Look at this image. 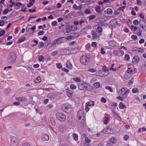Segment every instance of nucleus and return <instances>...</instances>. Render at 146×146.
Listing matches in <instances>:
<instances>
[{"mask_svg": "<svg viewBox=\"0 0 146 146\" xmlns=\"http://www.w3.org/2000/svg\"><path fill=\"white\" fill-rule=\"evenodd\" d=\"M16 59V55L15 52H11L9 55L8 62L9 63L13 64L15 62Z\"/></svg>", "mask_w": 146, "mask_h": 146, "instance_id": "nucleus-1", "label": "nucleus"}, {"mask_svg": "<svg viewBox=\"0 0 146 146\" xmlns=\"http://www.w3.org/2000/svg\"><path fill=\"white\" fill-rule=\"evenodd\" d=\"M129 92V90L126 88H123L119 91V94L120 95H122L125 98H126L127 94Z\"/></svg>", "mask_w": 146, "mask_h": 146, "instance_id": "nucleus-2", "label": "nucleus"}, {"mask_svg": "<svg viewBox=\"0 0 146 146\" xmlns=\"http://www.w3.org/2000/svg\"><path fill=\"white\" fill-rule=\"evenodd\" d=\"M19 141V140L17 137L14 136L11 137V146H17Z\"/></svg>", "mask_w": 146, "mask_h": 146, "instance_id": "nucleus-3", "label": "nucleus"}, {"mask_svg": "<svg viewBox=\"0 0 146 146\" xmlns=\"http://www.w3.org/2000/svg\"><path fill=\"white\" fill-rule=\"evenodd\" d=\"M80 61L81 63L85 65H86L88 64L89 60V58L83 55L81 56Z\"/></svg>", "mask_w": 146, "mask_h": 146, "instance_id": "nucleus-4", "label": "nucleus"}, {"mask_svg": "<svg viewBox=\"0 0 146 146\" xmlns=\"http://www.w3.org/2000/svg\"><path fill=\"white\" fill-rule=\"evenodd\" d=\"M56 118L60 121H64L66 119L65 115L62 113H59L56 115Z\"/></svg>", "mask_w": 146, "mask_h": 146, "instance_id": "nucleus-5", "label": "nucleus"}, {"mask_svg": "<svg viewBox=\"0 0 146 146\" xmlns=\"http://www.w3.org/2000/svg\"><path fill=\"white\" fill-rule=\"evenodd\" d=\"M88 84L83 82L79 83L78 84V87L79 89L81 90H86L87 88Z\"/></svg>", "mask_w": 146, "mask_h": 146, "instance_id": "nucleus-6", "label": "nucleus"}, {"mask_svg": "<svg viewBox=\"0 0 146 146\" xmlns=\"http://www.w3.org/2000/svg\"><path fill=\"white\" fill-rule=\"evenodd\" d=\"M62 109L64 112L69 113L71 111V106L70 104L64 105L62 107Z\"/></svg>", "mask_w": 146, "mask_h": 146, "instance_id": "nucleus-7", "label": "nucleus"}, {"mask_svg": "<svg viewBox=\"0 0 146 146\" xmlns=\"http://www.w3.org/2000/svg\"><path fill=\"white\" fill-rule=\"evenodd\" d=\"M103 71L105 73V74H102V76L105 77L109 74V69L105 66H103L102 67Z\"/></svg>", "mask_w": 146, "mask_h": 146, "instance_id": "nucleus-8", "label": "nucleus"}, {"mask_svg": "<svg viewBox=\"0 0 146 146\" xmlns=\"http://www.w3.org/2000/svg\"><path fill=\"white\" fill-rule=\"evenodd\" d=\"M109 45L113 47H117L118 46L117 44V42L114 40H111L109 42Z\"/></svg>", "mask_w": 146, "mask_h": 146, "instance_id": "nucleus-9", "label": "nucleus"}, {"mask_svg": "<svg viewBox=\"0 0 146 146\" xmlns=\"http://www.w3.org/2000/svg\"><path fill=\"white\" fill-rule=\"evenodd\" d=\"M49 137L48 135L43 134L42 135V139L44 141H47L49 140Z\"/></svg>", "mask_w": 146, "mask_h": 146, "instance_id": "nucleus-10", "label": "nucleus"}, {"mask_svg": "<svg viewBox=\"0 0 146 146\" xmlns=\"http://www.w3.org/2000/svg\"><path fill=\"white\" fill-rule=\"evenodd\" d=\"M139 58L137 56H134L132 60V62L133 64H136L138 63L140 61Z\"/></svg>", "mask_w": 146, "mask_h": 146, "instance_id": "nucleus-11", "label": "nucleus"}, {"mask_svg": "<svg viewBox=\"0 0 146 146\" xmlns=\"http://www.w3.org/2000/svg\"><path fill=\"white\" fill-rule=\"evenodd\" d=\"M91 34L93 37V40L96 39L98 38L97 32L95 31H92L91 32Z\"/></svg>", "mask_w": 146, "mask_h": 146, "instance_id": "nucleus-12", "label": "nucleus"}, {"mask_svg": "<svg viewBox=\"0 0 146 146\" xmlns=\"http://www.w3.org/2000/svg\"><path fill=\"white\" fill-rule=\"evenodd\" d=\"M131 76L130 74L126 72L125 74L124 78V79L127 80L131 78Z\"/></svg>", "mask_w": 146, "mask_h": 146, "instance_id": "nucleus-13", "label": "nucleus"}, {"mask_svg": "<svg viewBox=\"0 0 146 146\" xmlns=\"http://www.w3.org/2000/svg\"><path fill=\"white\" fill-rule=\"evenodd\" d=\"M66 65V67L68 69H70L72 67V64L69 61H68L67 62Z\"/></svg>", "mask_w": 146, "mask_h": 146, "instance_id": "nucleus-14", "label": "nucleus"}, {"mask_svg": "<svg viewBox=\"0 0 146 146\" xmlns=\"http://www.w3.org/2000/svg\"><path fill=\"white\" fill-rule=\"evenodd\" d=\"M111 128L108 127L106 128H105L103 130V131L105 132L106 133L108 134V133H110L111 132Z\"/></svg>", "mask_w": 146, "mask_h": 146, "instance_id": "nucleus-15", "label": "nucleus"}, {"mask_svg": "<svg viewBox=\"0 0 146 146\" xmlns=\"http://www.w3.org/2000/svg\"><path fill=\"white\" fill-rule=\"evenodd\" d=\"M95 10L96 12L98 13L102 14V12L101 10L100 6H98L96 8Z\"/></svg>", "mask_w": 146, "mask_h": 146, "instance_id": "nucleus-16", "label": "nucleus"}, {"mask_svg": "<svg viewBox=\"0 0 146 146\" xmlns=\"http://www.w3.org/2000/svg\"><path fill=\"white\" fill-rule=\"evenodd\" d=\"M26 99L25 97H17L16 98L17 100L21 102H22L25 101Z\"/></svg>", "mask_w": 146, "mask_h": 146, "instance_id": "nucleus-17", "label": "nucleus"}, {"mask_svg": "<svg viewBox=\"0 0 146 146\" xmlns=\"http://www.w3.org/2000/svg\"><path fill=\"white\" fill-rule=\"evenodd\" d=\"M35 0H30L29 3L27 4V7H31L33 4V3H35Z\"/></svg>", "mask_w": 146, "mask_h": 146, "instance_id": "nucleus-18", "label": "nucleus"}, {"mask_svg": "<svg viewBox=\"0 0 146 146\" xmlns=\"http://www.w3.org/2000/svg\"><path fill=\"white\" fill-rule=\"evenodd\" d=\"M109 142H111L112 144H113L115 143L117 141V140L115 137H112L111 138L109 141Z\"/></svg>", "mask_w": 146, "mask_h": 146, "instance_id": "nucleus-19", "label": "nucleus"}, {"mask_svg": "<svg viewBox=\"0 0 146 146\" xmlns=\"http://www.w3.org/2000/svg\"><path fill=\"white\" fill-rule=\"evenodd\" d=\"M139 23L141 27L146 25V23L143 20H140L139 21Z\"/></svg>", "mask_w": 146, "mask_h": 146, "instance_id": "nucleus-20", "label": "nucleus"}, {"mask_svg": "<svg viewBox=\"0 0 146 146\" xmlns=\"http://www.w3.org/2000/svg\"><path fill=\"white\" fill-rule=\"evenodd\" d=\"M92 28V27L90 26H87L84 27L83 30L84 31V32L86 33V30H91Z\"/></svg>", "mask_w": 146, "mask_h": 146, "instance_id": "nucleus-21", "label": "nucleus"}, {"mask_svg": "<svg viewBox=\"0 0 146 146\" xmlns=\"http://www.w3.org/2000/svg\"><path fill=\"white\" fill-rule=\"evenodd\" d=\"M119 107L121 109H124L126 108L125 104H123L122 102H120L119 105Z\"/></svg>", "mask_w": 146, "mask_h": 146, "instance_id": "nucleus-22", "label": "nucleus"}, {"mask_svg": "<svg viewBox=\"0 0 146 146\" xmlns=\"http://www.w3.org/2000/svg\"><path fill=\"white\" fill-rule=\"evenodd\" d=\"M73 93V91L70 90H68L67 92V94L69 97H70L72 96Z\"/></svg>", "mask_w": 146, "mask_h": 146, "instance_id": "nucleus-23", "label": "nucleus"}, {"mask_svg": "<svg viewBox=\"0 0 146 146\" xmlns=\"http://www.w3.org/2000/svg\"><path fill=\"white\" fill-rule=\"evenodd\" d=\"M86 104L89 106H94L95 105L94 102L93 101H90L88 102H87Z\"/></svg>", "mask_w": 146, "mask_h": 146, "instance_id": "nucleus-24", "label": "nucleus"}, {"mask_svg": "<svg viewBox=\"0 0 146 146\" xmlns=\"http://www.w3.org/2000/svg\"><path fill=\"white\" fill-rule=\"evenodd\" d=\"M119 50H114L113 51V54L115 56H119L118 53H119Z\"/></svg>", "mask_w": 146, "mask_h": 146, "instance_id": "nucleus-25", "label": "nucleus"}, {"mask_svg": "<svg viewBox=\"0 0 146 146\" xmlns=\"http://www.w3.org/2000/svg\"><path fill=\"white\" fill-rule=\"evenodd\" d=\"M102 29L101 27L100 26H98L96 29V32H98L99 33H100L102 32Z\"/></svg>", "mask_w": 146, "mask_h": 146, "instance_id": "nucleus-26", "label": "nucleus"}, {"mask_svg": "<svg viewBox=\"0 0 146 146\" xmlns=\"http://www.w3.org/2000/svg\"><path fill=\"white\" fill-rule=\"evenodd\" d=\"M70 27L72 31H75L77 29V27L76 26H70Z\"/></svg>", "mask_w": 146, "mask_h": 146, "instance_id": "nucleus-27", "label": "nucleus"}, {"mask_svg": "<svg viewBox=\"0 0 146 146\" xmlns=\"http://www.w3.org/2000/svg\"><path fill=\"white\" fill-rule=\"evenodd\" d=\"M25 37H21L19 39V40L18 41L17 43H20L22 42H23L25 40Z\"/></svg>", "mask_w": 146, "mask_h": 146, "instance_id": "nucleus-28", "label": "nucleus"}, {"mask_svg": "<svg viewBox=\"0 0 146 146\" xmlns=\"http://www.w3.org/2000/svg\"><path fill=\"white\" fill-rule=\"evenodd\" d=\"M44 45V43L42 42H40L39 43L38 45V48L39 49H40L42 48L43 47Z\"/></svg>", "mask_w": 146, "mask_h": 146, "instance_id": "nucleus-29", "label": "nucleus"}, {"mask_svg": "<svg viewBox=\"0 0 146 146\" xmlns=\"http://www.w3.org/2000/svg\"><path fill=\"white\" fill-rule=\"evenodd\" d=\"M109 118L108 117H105L104 118V124L106 125L108 124V121H109Z\"/></svg>", "mask_w": 146, "mask_h": 146, "instance_id": "nucleus-30", "label": "nucleus"}, {"mask_svg": "<svg viewBox=\"0 0 146 146\" xmlns=\"http://www.w3.org/2000/svg\"><path fill=\"white\" fill-rule=\"evenodd\" d=\"M114 64H112L111 65V67L110 68V70L113 71H115L117 70V69L116 68H114L113 67L114 66Z\"/></svg>", "mask_w": 146, "mask_h": 146, "instance_id": "nucleus-31", "label": "nucleus"}, {"mask_svg": "<svg viewBox=\"0 0 146 146\" xmlns=\"http://www.w3.org/2000/svg\"><path fill=\"white\" fill-rule=\"evenodd\" d=\"M10 91L11 89L9 88H7L4 91V92L6 94V95H8L9 94Z\"/></svg>", "mask_w": 146, "mask_h": 146, "instance_id": "nucleus-32", "label": "nucleus"}, {"mask_svg": "<svg viewBox=\"0 0 146 146\" xmlns=\"http://www.w3.org/2000/svg\"><path fill=\"white\" fill-rule=\"evenodd\" d=\"M73 137L74 139L76 141H77L78 139V136L77 134L74 133L73 135Z\"/></svg>", "mask_w": 146, "mask_h": 146, "instance_id": "nucleus-33", "label": "nucleus"}, {"mask_svg": "<svg viewBox=\"0 0 146 146\" xmlns=\"http://www.w3.org/2000/svg\"><path fill=\"white\" fill-rule=\"evenodd\" d=\"M38 59L40 61H43L44 60V58L43 56L40 55L39 56Z\"/></svg>", "mask_w": 146, "mask_h": 146, "instance_id": "nucleus-34", "label": "nucleus"}, {"mask_svg": "<svg viewBox=\"0 0 146 146\" xmlns=\"http://www.w3.org/2000/svg\"><path fill=\"white\" fill-rule=\"evenodd\" d=\"M126 72L130 74H132L133 73L132 69L131 68H128V69L127 70Z\"/></svg>", "mask_w": 146, "mask_h": 146, "instance_id": "nucleus-35", "label": "nucleus"}, {"mask_svg": "<svg viewBox=\"0 0 146 146\" xmlns=\"http://www.w3.org/2000/svg\"><path fill=\"white\" fill-rule=\"evenodd\" d=\"M41 80L40 78V76H38L37 77L36 80L35 81V83H39L41 82Z\"/></svg>", "mask_w": 146, "mask_h": 146, "instance_id": "nucleus-36", "label": "nucleus"}, {"mask_svg": "<svg viewBox=\"0 0 146 146\" xmlns=\"http://www.w3.org/2000/svg\"><path fill=\"white\" fill-rule=\"evenodd\" d=\"M73 80L77 82H80L81 81V79L79 77H76L74 78Z\"/></svg>", "mask_w": 146, "mask_h": 146, "instance_id": "nucleus-37", "label": "nucleus"}, {"mask_svg": "<svg viewBox=\"0 0 146 146\" xmlns=\"http://www.w3.org/2000/svg\"><path fill=\"white\" fill-rule=\"evenodd\" d=\"M93 85L96 88H98L100 86V84L99 83L97 82L94 84Z\"/></svg>", "mask_w": 146, "mask_h": 146, "instance_id": "nucleus-38", "label": "nucleus"}, {"mask_svg": "<svg viewBox=\"0 0 146 146\" xmlns=\"http://www.w3.org/2000/svg\"><path fill=\"white\" fill-rule=\"evenodd\" d=\"M137 28L134 26H132L130 27V29L132 31H135L137 29Z\"/></svg>", "mask_w": 146, "mask_h": 146, "instance_id": "nucleus-39", "label": "nucleus"}, {"mask_svg": "<svg viewBox=\"0 0 146 146\" xmlns=\"http://www.w3.org/2000/svg\"><path fill=\"white\" fill-rule=\"evenodd\" d=\"M125 60L127 61H129L130 60V56L129 54H126L125 55Z\"/></svg>", "mask_w": 146, "mask_h": 146, "instance_id": "nucleus-40", "label": "nucleus"}, {"mask_svg": "<svg viewBox=\"0 0 146 146\" xmlns=\"http://www.w3.org/2000/svg\"><path fill=\"white\" fill-rule=\"evenodd\" d=\"M107 13L108 14H112L113 12L111 9H108L107 10Z\"/></svg>", "mask_w": 146, "mask_h": 146, "instance_id": "nucleus-41", "label": "nucleus"}, {"mask_svg": "<svg viewBox=\"0 0 146 146\" xmlns=\"http://www.w3.org/2000/svg\"><path fill=\"white\" fill-rule=\"evenodd\" d=\"M142 32V30L140 28L139 29V32L137 33L136 34L139 36H141L142 35L141 33Z\"/></svg>", "mask_w": 146, "mask_h": 146, "instance_id": "nucleus-42", "label": "nucleus"}, {"mask_svg": "<svg viewBox=\"0 0 146 146\" xmlns=\"http://www.w3.org/2000/svg\"><path fill=\"white\" fill-rule=\"evenodd\" d=\"M9 12L8 9L6 8L3 11V15H6Z\"/></svg>", "mask_w": 146, "mask_h": 146, "instance_id": "nucleus-43", "label": "nucleus"}, {"mask_svg": "<svg viewBox=\"0 0 146 146\" xmlns=\"http://www.w3.org/2000/svg\"><path fill=\"white\" fill-rule=\"evenodd\" d=\"M56 66L57 68L59 69L61 68L62 67L61 64L60 63H57L56 64Z\"/></svg>", "mask_w": 146, "mask_h": 146, "instance_id": "nucleus-44", "label": "nucleus"}, {"mask_svg": "<svg viewBox=\"0 0 146 146\" xmlns=\"http://www.w3.org/2000/svg\"><path fill=\"white\" fill-rule=\"evenodd\" d=\"M70 88L72 90L75 89L76 88V86L74 84H72L70 85Z\"/></svg>", "mask_w": 146, "mask_h": 146, "instance_id": "nucleus-45", "label": "nucleus"}, {"mask_svg": "<svg viewBox=\"0 0 146 146\" xmlns=\"http://www.w3.org/2000/svg\"><path fill=\"white\" fill-rule=\"evenodd\" d=\"M138 48H133L132 50V52L135 53H137V49Z\"/></svg>", "mask_w": 146, "mask_h": 146, "instance_id": "nucleus-46", "label": "nucleus"}, {"mask_svg": "<svg viewBox=\"0 0 146 146\" xmlns=\"http://www.w3.org/2000/svg\"><path fill=\"white\" fill-rule=\"evenodd\" d=\"M131 38L134 40H136L137 38V37L135 35H133L131 36Z\"/></svg>", "mask_w": 146, "mask_h": 146, "instance_id": "nucleus-47", "label": "nucleus"}, {"mask_svg": "<svg viewBox=\"0 0 146 146\" xmlns=\"http://www.w3.org/2000/svg\"><path fill=\"white\" fill-rule=\"evenodd\" d=\"M5 33V31L4 30H2L0 31V37H1Z\"/></svg>", "mask_w": 146, "mask_h": 146, "instance_id": "nucleus-48", "label": "nucleus"}, {"mask_svg": "<svg viewBox=\"0 0 146 146\" xmlns=\"http://www.w3.org/2000/svg\"><path fill=\"white\" fill-rule=\"evenodd\" d=\"M88 71L92 72H94L96 71V70L93 68H91L89 69Z\"/></svg>", "mask_w": 146, "mask_h": 146, "instance_id": "nucleus-49", "label": "nucleus"}, {"mask_svg": "<svg viewBox=\"0 0 146 146\" xmlns=\"http://www.w3.org/2000/svg\"><path fill=\"white\" fill-rule=\"evenodd\" d=\"M138 92V90L137 88H134L132 89V92L134 93H136Z\"/></svg>", "mask_w": 146, "mask_h": 146, "instance_id": "nucleus-50", "label": "nucleus"}, {"mask_svg": "<svg viewBox=\"0 0 146 146\" xmlns=\"http://www.w3.org/2000/svg\"><path fill=\"white\" fill-rule=\"evenodd\" d=\"M139 22L138 20H135L133 21V24L135 26L139 24Z\"/></svg>", "mask_w": 146, "mask_h": 146, "instance_id": "nucleus-51", "label": "nucleus"}, {"mask_svg": "<svg viewBox=\"0 0 146 146\" xmlns=\"http://www.w3.org/2000/svg\"><path fill=\"white\" fill-rule=\"evenodd\" d=\"M85 141L86 143H89L91 142V140L88 138V137H86L85 138Z\"/></svg>", "mask_w": 146, "mask_h": 146, "instance_id": "nucleus-52", "label": "nucleus"}, {"mask_svg": "<svg viewBox=\"0 0 146 146\" xmlns=\"http://www.w3.org/2000/svg\"><path fill=\"white\" fill-rule=\"evenodd\" d=\"M31 25H29L27 27V28H26V32L27 33H28L29 32V31L30 29H31V28L30 27V26Z\"/></svg>", "mask_w": 146, "mask_h": 146, "instance_id": "nucleus-53", "label": "nucleus"}, {"mask_svg": "<svg viewBox=\"0 0 146 146\" xmlns=\"http://www.w3.org/2000/svg\"><path fill=\"white\" fill-rule=\"evenodd\" d=\"M106 89L109 90L111 92H112L113 91V90L111 88L110 86H107L106 87Z\"/></svg>", "mask_w": 146, "mask_h": 146, "instance_id": "nucleus-54", "label": "nucleus"}, {"mask_svg": "<svg viewBox=\"0 0 146 146\" xmlns=\"http://www.w3.org/2000/svg\"><path fill=\"white\" fill-rule=\"evenodd\" d=\"M73 34L74 35V36H74V38H77L80 35L79 34L77 33H74Z\"/></svg>", "mask_w": 146, "mask_h": 146, "instance_id": "nucleus-55", "label": "nucleus"}, {"mask_svg": "<svg viewBox=\"0 0 146 146\" xmlns=\"http://www.w3.org/2000/svg\"><path fill=\"white\" fill-rule=\"evenodd\" d=\"M66 39H67V40H69L71 39H74V36H67L66 38Z\"/></svg>", "mask_w": 146, "mask_h": 146, "instance_id": "nucleus-56", "label": "nucleus"}, {"mask_svg": "<svg viewBox=\"0 0 146 146\" xmlns=\"http://www.w3.org/2000/svg\"><path fill=\"white\" fill-rule=\"evenodd\" d=\"M5 25V22L3 20H1L0 21V26H3Z\"/></svg>", "mask_w": 146, "mask_h": 146, "instance_id": "nucleus-57", "label": "nucleus"}, {"mask_svg": "<svg viewBox=\"0 0 146 146\" xmlns=\"http://www.w3.org/2000/svg\"><path fill=\"white\" fill-rule=\"evenodd\" d=\"M92 46L93 47H96L97 44L96 42H93L91 44Z\"/></svg>", "mask_w": 146, "mask_h": 146, "instance_id": "nucleus-58", "label": "nucleus"}, {"mask_svg": "<svg viewBox=\"0 0 146 146\" xmlns=\"http://www.w3.org/2000/svg\"><path fill=\"white\" fill-rule=\"evenodd\" d=\"M96 17V16L94 15H92L89 17V19L90 20H92L94 19Z\"/></svg>", "mask_w": 146, "mask_h": 146, "instance_id": "nucleus-59", "label": "nucleus"}, {"mask_svg": "<svg viewBox=\"0 0 146 146\" xmlns=\"http://www.w3.org/2000/svg\"><path fill=\"white\" fill-rule=\"evenodd\" d=\"M104 48H102L101 49V53L102 54H104L106 53V52L104 51Z\"/></svg>", "mask_w": 146, "mask_h": 146, "instance_id": "nucleus-60", "label": "nucleus"}, {"mask_svg": "<svg viewBox=\"0 0 146 146\" xmlns=\"http://www.w3.org/2000/svg\"><path fill=\"white\" fill-rule=\"evenodd\" d=\"M45 33V31H42L38 33V36H40L43 35Z\"/></svg>", "mask_w": 146, "mask_h": 146, "instance_id": "nucleus-61", "label": "nucleus"}, {"mask_svg": "<svg viewBox=\"0 0 146 146\" xmlns=\"http://www.w3.org/2000/svg\"><path fill=\"white\" fill-rule=\"evenodd\" d=\"M89 106L86 104L85 105V110L87 112L90 109L88 107Z\"/></svg>", "mask_w": 146, "mask_h": 146, "instance_id": "nucleus-62", "label": "nucleus"}, {"mask_svg": "<svg viewBox=\"0 0 146 146\" xmlns=\"http://www.w3.org/2000/svg\"><path fill=\"white\" fill-rule=\"evenodd\" d=\"M57 42L56 40H54L53 42L51 44V46H53L54 45L56 44H57Z\"/></svg>", "mask_w": 146, "mask_h": 146, "instance_id": "nucleus-63", "label": "nucleus"}, {"mask_svg": "<svg viewBox=\"0 0 146 146\" xmlns=\"http://www.w3.org/2000/svg\"><path fill=\"white\" fill-rule=\"evenodd\" d=\"M21 146H30L29 143H24Z\"/></svg>", "mask_w": 146, "mask_h": 146, "instance_id": "nucleus-64", "label": "nucleus"}]
</instances>
